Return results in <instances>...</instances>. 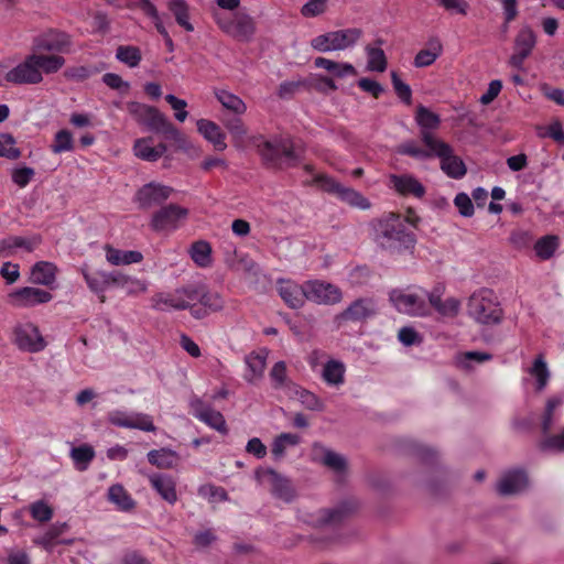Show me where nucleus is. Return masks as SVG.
Masks as SVG:
<instances>
[{
    "mask_svg": "<svg viewBox=\"0 0 564 564\" xmlns=\"http://www.w3.org/2000/svg\"><path fill=\"white\" fill-rule=\"evenodd\" d=\"M375 241L378 246L391 253L412 251L416 238L405 225L398 213H388L378 218L373 224Z\"/></svg>",
    "mask_w": 564,
    "mask_h": 564,
    "instance_id": "obj_1",
    "label": "nucleus"
},
{
    "mask_svg": "<svg viewBox=\"0 0 564 564\" xmlns=\"http://www.w3.org/2000/svg\"><path fill=\"white\" fill-rule=\"evenodd\" d=\"M257 152L268 169L288 170L295 167L302 160V150L290 137L275 135L271 139L258 138L254 141Z\"/></svg>",
    "mask_w": 564,
    "mask_h": 564,
    "instance_id": "obj_2",
    "label": "nucleus"
},
{
    "mask_svg": "<svg viewBox=\"0 0 564 564\" xmlns=\"http://www.w3.org/2000/svg\"><path fill=\"white\" fill-rule=\"evenodd\" d=\"M65 65L59 55L31 53L6 74V80L14 85H36L43 82V74H55Z\"/></svg>",
    "mask_w": 564,
    "mask_h": 564,
    "instance_id": "obj_3",
    "label": "nucleus"
},
{
    "mask_svg": "<svg viewBox=\"0 0 564 564\" xmlns=\"http://www.w3.org/2000/svg\"><path fill=\"white\" fill-rule=\"evenodd\" d=\"M127 111L148 130L161 134L165 140L182 144L184 137L181 131L158 108L138 101H129Z\"/></svg>",
    "mask_w": 564,
    "mask_h": 564,
    "instance_id": "obj_4",
    "label": "nucleus"
},
{
    "mask_svg": "<svg viewBox=\"0 0 564 564\" xmlns=\"http://www.w3.org/2000/svg\"><path fill=\"white\" fill-rule=\"evenodd\" d=\"M468 315L478 324L496 325L502 321L503 310L496 293L487 288L475 291L467 302Z\"/></svg>",
    "mask_w": 564,
    "mask_h": 564,
    "instance_id": "obj_5",
    "label": "nucleus"
},
{
    "mask_svg": "<svg viewBox=\"0 0 564 564\" xmlns=\"http://www.w3.org/2000/svg\"><path fill=\"white\" fill-rule=\"evenodd\" d=\"M423 144L441 160V170L451 178L459 180L467 173L464 161L454 154L453 148L435 135L423 133Z\"/></svg>",
    "mask_w": 564,
    "mask_h": 564,
    "instance_id": "obj_6",
    "label": "nucleus"
},
{
    "mask_svg": "<svg viewBox=\"0 0 564 564\" xmlns=\"http://www.w3.org/2000/svg\"><path fill=\"white\" fill-rule=\"evenodd\" d=\"M215 21L219 29L234 39L247 42L256 31L253 18L243 11L215 12Z\"/></svg>",
    "mask_w": 564,
    "mask_h": 564,
    "instance_id": "obj_7",
    "label": "nucleus"
},
{
    "mask_svg": "<svg viewBox=\"0 0 564 564\" xmlns=\"http://www.w3.org/2000/svg\"><path fill=\"white\" fill-rule=\"evenodd\" d=\"M361 35L358 28L332 31L312 39L311 46L318 52L343 51L354 46Z\"/></svg>",
    "mask_w": 564,
    "mask_h": 564,
    "instance_id": "obj_8",
    "label": "nucleus"
},
{
    "mask_svg": "<svg viewBox=\"0 0 564 564\" xmlns=\"http://www.w3.org/2000/svg\"><path fill=\"white\" fill-rule=\"evenodd\" d=\"M73 39L72 36L57 29H48L33 39L32 48L34 53L44 54L50 52V55L68 54L72 51Z\"/></svg>",
    "mask_w": 564,
    "mask_h": 564,
    "instance_id": "obj_9",
    "label": "nucleus"
},
{
    "mask_svg": "<svg viewBox=\"0 0 564 564\" xmlns=\"http://www.w3.org/2000/svg\"><path fill=\"white\" fill-rule=\"evenodd\" d=\"M11 341L21 351L40 352L46 347V341L39 327L31 322H18L11 334Z\"/></svg>",
    "mask_w": 564,
    "mask_h": 564,
    "instance_id": "obj_10",
    "label": "nucleus"
},
{
    "mask_svg": "<svg viewBox=\"0 0 564 564\" xmlns=\"http://www.w3.org/2000/svg\"><path fill=\"white\" fill-rule=\"evenodd\" d=\"M256 479L260 485L268 486L274 498L284 502H292L296 496L292 481L272 468H258Z\"/></svg>",
    "mask_w": 564,
    "mask_h": 564,
    "instance_id": "obj_11",
    "label": "nucleus"
},
{
    "mask_svg": "<svg viewBox=\"0 0 564 564\" xmlns=\"http://www.w3.org/2000/svg\"><path fill=\"white\" fill-rule=\"evenodd\" d=\"M390 301L400 313L415 316L429 314L425 290L419 289L415 292L393 290L390 293Z\"/></svg>",
    "mask_w": 564,
    "mask_h": 564,
    "instance_id": "obj_12",
    "label": "nucleus"
},
{
    "mask_svg": "<svg viewBox=\"0 0 564 564\" xmlns=\"http://www.w3.org/2000/svg\"><path fill=\"white\" fill-rule=\"evenodd\" d=\"M195 296L194 284H188L172 292L156 293L151 300L152 307L156 311L187 310Z\"/></svg>",
    "mask_w": 564,
    "mask_h": 564,
    "instance_id": "obj_13",
    "label": "nucleus"
},
{
    "mask_svg": "<svg viewBox=\"0 0 564 564\" xmlns=\"http://www.w3.org/2000/svg\"><path fill=\"white\" fill-rule=\"evenodd\" d=\"M188 216V209L177 204H167L154 212L150 226L155 232H171L180 227V223Z\"/></svg>",
    "mask_w": 564,
    "mask_h": 564,
    "instance_id": "obj_14",
    "label": "nucleus"
},
{
    "mask_svg": "<svg viewBox=\"0 0 564 564\" xmlns=\"http://www.w3.org/2000/svg\"><path fill=\"white\" fill-rule=\"evenodd\" d=\"M191 413L200 422L221 434L228 433L224 415L215 410L210 403L205 402L200 397L194 394L189 399Z\"/></svg>",
    "mask_w": 564,
    "mask_h": 564,
    "instance_id": "obj_15",
    "label": "nucleus"
},
{
    "mask_svg": "<svg viewBox=\"0 0 564 564\" xmlns=\"http://www.w3.org/2000/svg\"><path fill=\"white\" fill-rule=\"evenodd\" d=\"M108 422L113 426L122 429H135L143 432H154L156 430L152 416L141 412H128L116 409L108 412Z\"/></svg>",
    "mask_w": 564,
    "mask_h": 564,
    "instance_id": "obj_16",
    "label": "nucleus"
},
{
    "mask_svg": "<svg viewBox=\"0 0 564 564\" xmlns=\"http://www.w3.org/2000/svg\"><path fill=\"white\" fill-rule=\"evenodd\" d=\"M378 314V304L373 297H359L336 316V322L362 323Z\"/></svg>",
    "mask_w": 564,
    "mask_h": 564,
    "instance_id": "obj_17",
    "label": "nucleus"
},
{
    "mask_svg": "<svg viewBox=\"0 0 564 564\" xmlns=\"http://www.w3.org/2000/svg\"><path fill=\"white\" fill-rule=\"evenodd\" d=\"M174 189L158 182H150L141 186L135 195L134 202L141 209H149L163 204L170 198Z\"/></svg>",
    "mask_w": 564,
    "mask_h": 564,
    "instance_id": "obj_18",
    "label": "nucleus"
},
{
    "mask_svg": "<svg viewBox=\"0 0 564 564\" xmlns=\"http://www.w3.org/2000/svg\"><path fill=\"white\" fill-rule=\"evenodd\" d=\"M306 300L316 304L332 305L341 301L340 289L332 283L310 280L305 282Z\"/></svg>",
    "mask_w": 564,
    "mask_h": 564,
    "instance_id": "obj_19",
    "label": "nucleus"
},
{
    "mask_svg": "<svg viewBox=\"0 0 564 564\" xmlns=\"http://www.w3.org/2000/svg\"><path fill=\"white\" fill-rule=\"evenodd\" d=\"M536 44V34L529 26H522L514 39L513 54L510 56L509 64L522 69L524 61L531 55Z\"/></svg>",
    "mask_w": 564,
    "mask_h": 564,
    "instance_id": "obj_20",
    "label": "nucleus"
},
{
    "mask_svg": "<svg viewBox=\"0 0 564 564\" xmlns=\"http://www.w3.org/2000/svg\"><path fill=\"white\" fill-rule=\"evenodd\" d=\"M53 295L45 290L24 286L8 294V303L13 307H33L52 301Z\"/></svg>",
    "mask_w": 564,
    "mask_h": 564,
    "instance_id": "obj_21",
    "label": "nucleus"
},
{
    "mask_svg": "<svg viewBox=\"0 0 564 564\" xmlns=\"http://www.w3.org/2000/svg\"><path fill=\"white\" fill-rule=\"evenodd\" d=\"M278 293L290 308H300L306 300L305 282L300 285L288 279H278Z\"/></svg>",
    "mask_w": 564,
    "mask_h": 564,
    "instance_id": "obj_22",
    "label": "nucleus"
},
{
    "mask_svg": "<svg viewBox=\"0 0 564 564\" xmlns=\"http://www.w3.org/2000/svg\"><path fill=\"white\" fill-rule=\"evenodd\" d=\"M390 183L392 188L401 196L422 198L426 193L423 184L411 174H392L390 175Z\"/></svg>",
    "mask_w": 564,
    "mask_h": 564,
    "instance_id": "obj_23",
    "label": "nucleus"
},
{
    "mask_svg": "<svg viewBox=\"0 0 564 564\" xmlns=\"http://www.w3.org/2000/svg\"><path fill=\"white\" fill-rule=\"evenodd\" d=\"M149 482L164 501L172 506L176 503V480L173 476L155 473L149 476Z\"/></svg>",
    "mask_w": 564,
    "mask_h": 564,
    "instance_id": "obj_24",
    "label": "nucleus"
},
{
    "mask_svg": "<svg viewBox=\"0 0 564 564\" xmlns=\"http://www.w3.org/2000/svg\"><path fill=\"white\" fill-rule=\"evenodd\" d=\"M528 485V476L523 469H512L505 473L498 482L497 490L502 496L514 495Z\"/></svg>",
    "mask_w": 564,
    "mask_h": 564,
    "instance_id": "obj_25",
    "label": "nucleus"
},
{
    "mask_svg": "<svg viewBox=\"0 0 564 564\" xmlns=\"http://www.w3.org/2000/svg\"><path fill=\"white\" fill-rule=\"evenodd\" d=\"M358 506L359 505L356 499H346L334 509L321 510L317 521L319 524H332L340 522L346 516L356 511Z\"/></svg>",
    "mask_w": 564,
    "mask_h": 564,
    "instance_id": "obj_26",
    "label": "nucleus"
},
{
    "mask_svg": "<svg viewBox=\"0 0 564 564\" xmlns=\"http://www.w3.org/2000/svg\"><path fill=\"white\" fill-rule=\"evenodd\" d=\"M133 151L139 159L155 162L167 151V147L164 143L153 145V139L148 137L135 140Z\"/></svg>",
    "mask_w": 564,
    "mask_h": 564,
    "instance_id": "obj_27",
    "label": "nucleus"
},
{
    "mask_svg": "<svg viewBox=\"0 0 564 564\" xmlns=\"http://www.w3.org/2000/svg\"><path fill=\"white\" fill-rule=\"evenodd\" d=\"M196 124L198 132L207 141L213 143L216 151H224L227 148L225 142L226 135L216 122L207 119H199Z\"/></svg>",
    "mask_w": 564,
    "mask_h": 564,
    "instance_id": "obj_28",
    "label": "nucleus"
},
{
    "mask_svg": "<svg viewBox=\"0 0 564 564\" xmlns=\"http://www.w3.org/2000/svg\"><path fill=\"white\" fill-rule=\"evenodd\" d=\"M57 267L48 261H39L31 269L30 281L33 284L52 288L56 281Z\"/></svg>",
    "mask_w": 564,
    "mask_h": 564,
    "instance_id": "obj_29",
    "label": "nucleus"
},
{
    "mask_svg": "<svg viewBox=\"0 0 564 564\" xmlns=\"http://www.w3.org/2000/svg\"><path fill=\"white\" fill-rule=\"evenodd\" d=\"M313 456L314 460H319L323 465L336 473H343L346 469V459L341 455L319 444H314Z\"/></svg>",
    "mask_w": 564,
    "mask_h": 564,
    "instance_id": "obj_30",
    "label": "nucleus"
},
{
    "mask_svg": "<svg viewBox=\"0 0 564 564\" xmlns=\"http://www.w3.org/2000/svg\"><path fill=\"white\" fill-rule=\"evenodd\" d=\"M105 251L107 261L112 265H128L140 263L143 260V254L135 250H120L111 245H106Z\"/></svg>",
    "mask_w": 564,
    "mask_h": 564,
    "instance_id": "obj_31",
    "label": "nucleus"
},
{
    "mask_svg": "<svg viewBox=\"0 0 564 564\" xmlns=\"http://www.w3.org/2000/svg\"><path fill=\"white\" fill-rule=\"evenodd\" d=\"M212 245L206 240L194 241L188 249L191 259L199 268H208L212 265Z\"/></svg>",
    "mask_w": 564,
    "mask_h": 564,
    "instance_id": "obj_32",
    "label": "nucleus"
},
{
    "mask_svg": "<svg viewBox=\"0 0 564 564\" xmlns=\"http://www.w3.org/2000/svg\"><path fill=\"white\" fill-rule=\"evenodd\" d=\"M108 500L113 503L120 511H131L135 507V501L126 488L120 484H115L109 487L107 494Z\"/></svg>",
    "mask_w": 564,
    "mask_h": 564,
    "instance_id": "obj_33",
    "label": "nucleus"
},
{
    "mask_svg": "<svg viewBox=\"0 0 564 564\" xmlns=\"http://www.w3.org/2000/svg\"><path fill=\"white\" fill-rule=\"evenodd\" d=\"M415 120H416V123L421 128L420 137H421L422 141H423V133H429L430 135H434L432 133V130H436L441 124L440 116L422 105H420L416 109Z\"/></svg>",
    "mask_w": 564,
    "mask_h": 564,
    "instance_id": "obj_34",
    "label": "nucleus"
},
{
    "mask_svg": "<svg viewBox=\"0 0 564 564\" xmlns=\"http://www.w3.org/2000/svg\"><path fill=\"white\" fill-rule=\"evenodd\" d=\"M68 529V524L66 522L63 523H54L52 524L44 534L35 538L33 543L43 547L47 552H52L54 546L58 543L57 539L66 532Z\"/></svg>",
    "mask_w": 564,
    "mask_h": 564,
    "instance_id": "obj_35",
    "label": "nucleus"
},
{
    "mask_svg": "<svg viewBox=\"0 0 564 564\" xmlns=\"http://www.w3.org/2000/svg\"><path fill=\"white\" fill-rule=\"evenodd\" d=\"M196 296L193 302H198L210 312H218L223 310L225 301L221 295L217 292H209L205 286L194 285Z\"/></svg>",
    "mask_w": 564,
    "mask_h": 564,
    "instance_id": "obj_36",
    "label": "nucleus"
},
{
    "mask_svg": "<svg viewBox=\"0 0 564 564\" xmlns=\"http://www.w3.org/2000/svg\"><path fill=\"white\" fill-rule=\"evenodd\" d=\"M214 95L221 106L232 113L241 116L247 111V105L237 95L219 88L214 90Z\"/></svg>",
    "mask_w": 564,
    "mask_h": 564,
    "instance_id": "obj_37",
    "label": "nucleus"
},
{
    "mask_svg": "<svg viewBox=\"0 0 564 564\" xmlns=\"http://www.w3.org/2000/svg\"><path fill=\"white\" fill-rule=\"evenodd\" d=\"M83 276L94 293L98 294L101 302H105V291L109 286L108 272L95 271L88 272L86 269H82Z\"/></svg>",
    "mask_w": 564,
    "mask_h": 564,
    "instance_id": "obj_38",
    "label": "nucleus"
},
{
    "mask_svg": "<svg viewBox=\"0 0 564 564\" xmlns=\"http://www.w3.org/2000/svg\"><path fill=\"white\" fill-rule=\"evenodd\" d=\"M167 9L181 28L187 32L194 31V25L189 22V7L186 0H169Z\"/></svg>",
    "mask_w": 564,
    "mask_h": 564,
    "instance_id": "obj_39",
    "label": "nucleus"
},
{
    "mask_svg": "<svg viewBox=\"0 0 564 564\" xmlns=\"http://www.w3.org/2000/svg\"><path fill=\"white\" fill-rule=\"evenodd\" d=\"M147 457L151 465L161 469L172 468L177 460L176 452L170 448L152 449Z\"/></svg>",
    "mask_w": 564,
    "mask_h": 564,
    "instance_id": "obj_40",
    "label": "nucleus"
},
{
    "mask_svg": "<svg viewBox=\"0 0 564 564\" xmlns=\"http://www.w3.org/2000/svg\"><path fill=\"white\" fill-rule=\"evenodd\" d=\"M560 247V238L555 235H546L534 242V251L541 260L551 259Z\"/></svg>",
    "mask_w": 564,
    "mask_h": 564,
    "instance_id": "obj_41",
    "label": "nucleus"
},
{
    "mask_svg": "<svg viewBox=\"0 0 564 564\" xmlns=\"http://www.w3.org/2000/svg\"><path fill=\"white\" fill-rule=\"evenodd\" d=\"M443 47L438 40H432L427 48L421 50L414 57L415 67H427L432 65L442 54Z\"/></svg>",
    "mask_w": 564,
    "mask_h": 564,
    "instance_id": "obj_42",
    "label": "nucleus"
},
{
    "mask_svg": "<svg viewBox=\"0 0 564 564\" xmlns=\"http://www.w3.org/2000/svg\"><path fill=\"white\" fill-rule=\"evenodd\" d=\"M116 58L130 68H134L142 59L141 50L134 45H119L116 50Z\"/></svg>",
    "mask_w": 564,
    "mask_h": 564,
    "instance_id": "obj_43",
    "label": "nucleus"
},
{
    "mask_svg": "<svg viewBox=\"0 0 564 564\" xmlns=\"http://www.w3.org/2000/svg\"><path fill=\"white\" fill-rule=\"evenodd\" d=\"M345 367L337 360H329L323 369V379L327 384L338 386L344 382Z\"/></svg>",
    "mask_w": 564,
    "mask_h": 564,
    "instance_id": "obj_44",
    "label": "nucleus"
},
{
    "mask_svg": "<svg viewBox=\"0 0 564 564\" xmlns=\"http://www.w3.org/2000/svg\"><path fill=\"white\" fill-rule=\"evenodd\" d=\"M563 404V399L560 397H552L546 401L545 410L541 419V431L547 435L552 430L555 421V411Z\"/></svg>",
    "mask_w": 564,
    "mask_h": 564,
    "instance_id": "obj_45",
    "label": "nucleus"
},
{
    "mask_svg": "<svg viewBox=\"0 0 564 564\" xmlns=\"http://www.w3.org/2000/svg\"><path fill=\"white\" fill-rule=\"evenodd\" d=\"M248 372L245 375V379L249 382H252L256 378H259L263 375L265 368V357L251 352L245 359Z\"/></svg>",
    "mask_w": 564,
    "mask_h": 564,
    "instance_id": "obj_46",
    "label": "nucleus"
},
{
    "mask_svg": "<svg viewBox=\"0 0 564 564\" xmlns=\"http://www.w3.org/2000/svg\"><path fill=\"white\" fill-rule=\"evenodd\" d=\"M70 457L75 463V466L78 470H86L89 463L95 457V451L89 445H80L72 448Z\"/></svg>",
    "mask_w": 564,
    "mask_h": 564,
    "instance_id": "obj_47",
    "label": "nucleus"
},
{
    "mask_svg": "<svg viewBox=\"0 0 564 564\" xmlns=\"http://www.w3.org/2000/svg\"><path fill=\"white\" fill-rule=\"evenodd\" d=\"M74 150V138L73 133L67 129L57 131L54 135L53 143L51 144V151L55 154L64 152H70Z\"/></svg>",
    "mask_w": 564,
    "mask_h": 564,
    "instance_id": "obj_48",
    "label": "nucleus"
},
{
    "mask_svg": "<svg viewBox=\"0 0 564 564\" xmlns=\"http://www.w3.org/2000/svg\"><path fill=\"white\" fill-rule=\"evenodd\" d=\"M337 197L354 207L361 209L370 207L369 200L362 194L344 185H341V189H339Z\"/></svg>",
    "mask_w": 564,
    "mask_h": 564,
    "instance_id": "obj_49",
    "label": "nucleus"
},
{
    "mask_svg": "<svg viewBox=\"0 0 564 564\" xmlns=\"http://www.w3.org/2000/svg\"><path fill=\"white\" fill-rule=\"evenodd\" d=\"M28 510L32 519L41 523L51 521L54 516V509L44 500H36L30 503Z\"/></svg>",
    "mask_w": 564,
    "mask_h": 564,
    "instance_id": "obj_50",
    "label": "nucleus"
},
{
    "mask_svg": "<svg viewBox=\"0 0 564 564\" xmlns=\"http://www.w3.org/2000/svg\"><path fill=\"white\" fill-rule=\"evenodd\" d=\"M368 69L382 73L387 68V57L382 48L368 45L366 47Z\"/></svg>",
    "mask_w": 564,
    "mask_h": 564,
    "instance_id": "obj_51",
    "label": "nucleus"
},
{
    "mask_svg": "<svg viewBox=\"0 0 564 564\" xmlns=\"http://www.w3.org/2000/svg\"><path fill=\"white\" fill-rule=\"evenodd\" d=\"M397 152L401 155H408L419 160H426L434 156V152L431 149H423L417 145L415 141H408L400 144Z\"/></svg>",
    "mask_w": 564,
    "mask_h": 564,
    "instance_id": "obj_52",
    "label": "nucleus"
},
{
    "mask_svg": "<svg viewBox=\"0 0 564 564\" xmlns=\"http://www.w3.org/2000/svg\"><path fill=\"white\" fill-rule=\"evenodd\" d=\"M9 254H11L12 249L22 248L28 252H32L41 242V239L36 236L32 238H24L20 236H10L4 238Z\"/></svg>",
    "mask_w": 564,
    "mask_h": 564,
    "instance_id": "obj_53",
    "label": "nucleus"
},
{
    "mask_svg": "<svg viewBox=\"0 0 564 564\" xmlns=\"http://www.w3.org/2000/svg\"><path fill=\"white\" fill-rule=\"evenodd\" d=\"M530 373L536 379V389L543 390L547 384L550 372L542 356H538L533 362Z\"/></svg>",
    "mask_w": 564,
    "mask_h": 564,
    "instance_id": "obj_54",
    "label": "nucleus"
},
{
    "mask_svg": "<svg viewBox=\"0 0 564 564\" xmlns=\"http://www.w3.org/2000/svg\"><path fill=\"white\" fill-rule=\"evenodd\" d=\"M311 185H316L322 191L336 195L338 194L339 189H341V184L337 182L335 178L328 176L327 174H315L310 182Z\"/></svg>",
    "mask_w": 564,
    "mask_h": 564,
    "instance_id": "obj_55",
    "label": "nucleus"
},
{
    "mask_svg": "<svg viewBox=\"0 0 564 564\" xmlns=\"http://www.w3.org/2000/svg\"><path fill=\"white\" fill-rule=\"evenodd\" d=\"M300 437L292 433H282L275 437L272 444V454L275 457H280L284 454L286 446H293L299 444Z\"/></svg>",
    "mask_w": 564,
    "mask_h": 564,
    "instance_id": "obj_56",
    "label": "nucleus"
},
{
    "mask_svg": "<svg viewBox=\"0 0 564 564\" xmlns=\"http://www.w3.org/2000/svg\"><path fill=\"white\" fill-rule=\"evenodd\" d=\"M15 140L10 133L0 134V156L9 160H17L21 156V151L14 147Z\"/></svg>",
    "mask_w": 564,
    "mask_h": 564,
    "instance_id": "obj_57",
    "label": "nucleus"
},
{
    "mask_svg": "<svg viewBox=\"0 0 564 564\" xmlns=\"http://www.w3.org/2000/svg\"><path fill=\"white\" fill-rule=\"evenodd\" d=\"M492 359V355L486 351H466L457 357L458 366L468 369L471 362L482 364Z\"/></svg>",
    "mask_w": 564,
    "mask_h": 564,
    "instance_id": "obj_58",
    "label": "nucleus"
},
{
    "mask_svg": "<svg viewBox=\"0 0 564 564\" xmlns=\"http://www.w3.org/2000/svg\"><path fill=\"white\" fill-rule=\"evenodd\" d=\"M109 285H116L118 288H124L127 283L134 284L137 289H147V285L143 281L132 278L130 275L124 274L121 271H112L108 272Z\"/></svg>",
    "mask_w": 564,
    "mask_h": 564,
    "instance_id": "obj_59",
    "label": "nucleus"
},
{
    "mask_svg": "<svg viewBox=\"0 0 564 564\" xmlns=\"http://www.w3.org/2000/svg\"><path fill=\"white\" fill-rule=\"evenodd\" d=\"M270 378L273 381L274 389H282L292 384L286 376V365L284 361L274 364L270 371Z\"/></svg>",
    "mask_w": 564,
    "mask_h": 564,
    "instance_id": "obj_60",
    "label": "nucleus"
},
{
    "mask_svg": "<svg viewBox=\"0 0 564 564\" xmlns=\"http://www.w3.org/2000/svg\"><path fill=\"white\" fill-rule=\"evenodd\" d=\"M391 82L398 97L406 105L411 104L412 90L398 75L397 72L391 73Z\"/></svg>",
    "mask_w": 564,
    "mask_h": 564,
    "instance_id": "obj_61",
    "label": "nucleus"
},
{
    "mask_svg": "<svg viewBox=\"0 0 564 564\" xmlns=\"http://www.w3.org/2000/svg\"><path fill=\"white\" fill-rule=\"evenodd\" d=\"M542 451L554 449L557 452H564V427L557 433L547 435L540 443Z\"/></svg>",
    "mask_w": 564,
    "mask_h": 564,
    "instance_id": "obj_62",
    "label": "nucleus"
},
{
    "mask_svg": "<svg viewBox=\"0 0 564 564\" xmlns=\"http://www.w3.org/2000/svg\"><path fill=\"white\" fill-rule=\"evenodd\" d=\"M166 102L172 107V109L175 111L174 117L177 121L184 122L188 116V112L186 111L187 102L184 99H180L174 95H166L165 96Z\"/></svg>",
    "mask_w": 564,
    "mask_h": 564,
    "instance_id": "obj_63",
    "label": "nucleus"
},
{
    "mask_svg": "<svg viewBox=\"0 0 564 564\" xmlns=\"http://www.w3.org/2000/svg\"><path fill=\"white\" fill-rule=\"evenodd\" d=\"M224 124L235 139H242L247 135L248 129L240 117L229 118Z\"/></svg>",
    "mask_w": 564,
    "mask_h": 564,
    "instance_id": "obj_64",
    "label": "nucleus"
}]
</instances>
